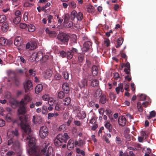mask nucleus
Here are the masks:
<instances>
[{
    "label": "nucleus",
    "mask_w": 156,
    "mask_h": 156,
    "mask_svg": "<svg viewBox=\"0 0 156 156\" xmlns=\"http://www.w3.org/2000/svg\"><path fill=\"white\" fill-rule=\"evenodd\" d=\"M17 121V124L20 126L23 131V138L25 142H28L29 144H34L35 143V139L29 134L31 132V128L29 125L28 119L25 117L20 116Z\"/></svg>",
    "instance_id": "obj_1"
},
{
    "label": "nucleus",
    "mask_w": 156,
    "mask_h": 156,
    "mask_svg": "<svg viewBox=\"0 0 156 156\" xmlns=\"http://www.w3.org/2000/svg\"><path fill=\"white\" fill-rule=\"evenodd\" d=\"M69 138V137L66 133H65L63 134H59L54 140L55 144L56 147L60 146L63 143H66L67 140Z\"/></svg>",
    "instance_id": "obj_2"
},
{
    "label": "nucleus",
    "mask_w": 156,
    "mask_h": 156,
    "mask_svg": "<svg viewBox=\"0 0 156 156\" xmlns=\"http://www.w3.org/2000/svg\"><path fill=\"white\" fill-rule=\"evenodd\" d=\"M7 145H12L11 148L15 151L16 152L20 154L21 153V150L19 142L17 141H14L13 138H11L8 141Z\"/></svg>",
    "instance_id": "obj_3"
},
{
    "label": "nucleus",
    "mask_w": 156,
    "mask_h": 156,
    "mask_svg": "<svg viewBox=\"0 0 156 156\" xmlns=\"http://www.w3.org/2000/svg\"><path fill=\"white\" fill-rule=\"evenodd\" d=\"M75 18L78 21H82L83 19V13L81 12L77 13L75 10H73L70 14V19L72 21H73Z\"/></svg>",
    "instance_id": "obj_4"
},
{
    "label": "nucleus",
    "mask_w": 156,
    "mask_h": 156,
    "mask_svg": "<svg viewBox=\"0 0 156 156\" xmlns=\"http://www.w3.org/2000/svg\"><path fill=\"white\" fill-rule=\"evenodd\" d=\"M57 39L63 43H67L69 40L68 35L63 32L59 33L57 35Z\"/></svg>",
    "instance_id": "obj_5"
},
{
    "label": "nucleus",
    "mask_w": 156,
    "mask_h": 156,
    "mask_svg": "<svg viewBox=\"0 0 156 156\" xmlns=\"http://www.w3.org/2000/svg\"><path fill=\"white\" fill-rule=\"evenodd\" d=\"M48 132L47 126H43L41 127L39 131V135L42 139H44L48 135Z\"/></svg>",
    "instance_id": "obj_6"
},
{
    "label": "nucleus",
    "mask_w": 156,
    "mask_h": 156,
    "mask_svg": "<svg viewBox=\"0 0 156 156\" xmlns=\"http://www.w3.org/2000/svg\"><path fill=\"white\" fill-rule=\"evenodd\" d=\"M92 43L90 41H86L83 44V47L82 48L83 52H86L92 49Z\"/></svg>",
    "instance_id": "obj_7"
},
{
    "label": "nucleus",
    "mask_w": 156,
    "mask_h": 156,
    "mask_svg": "<svg viewBox=\"0 0 156 156\" xmlns=\"http://www.w3.org/2000/svg\"><path fill=\"white\" fill-rule=\"evenodd\" d=\"M23 84L26 92H27L28 91L31 90L33 89L32 83L30 80L27 81Z\"/></svg>",
    "instance_id": "obj_8"
},
{
    "label": "nucleus",
    "mask_w": 156,
    "mask_h": 156,
    "mask_svg": "<svg viewBox=\"0 0 156 156\" xmlns=\"http://www.w3.org/2000/svg\"><path fill=\"white\" fill-rule=\"evenodd\" d=\"M31 101V99L29 95L28 94L25 95L23 98L22 99L20 102L21 105H26L28 103Z\"/></svg>",
    "instance_id": "obj_9"
},
{
    "label": "nucleus",
    "mask_w": 156,
    "mask_h": 156,
    "mask_svg": "<svg viewBox=\"0 0 156 156\" xmlns=\"http://www.w3.org/2000/svg\"><path fill=\"white\" fill-rule=\"evenodd\" d=\"M25 105H21L18 110L19 114L24 115L27 112V108L25 106Z\"/></svg>",
    "instance_id": "obj_10"
},
{
    "label": "nucleus",
    "mask_w": 156,
    "mask_h": 156,
    "mask_svg": "<svg viewBox=\"0 0 156 156\" xmlns=\"http://www.w3.org/2000/svg\"><path fill=\"white\" fill-rule=\"evenodd\" d=\"M23 39L20 36L16 37L14 40V44L15 45L19 47L22 45Z\"/></svg>",
    "instance_id": "obj_11"
},
{
    "label": "nucleus",
    "mask_w": 156,
    "mask_h": 156,
    "mask_svg": "<svg viewBox=\"0 0 156 156\" xmlns=\"http://www.w3.org/2000/svg\"><path fill=\"white\" fill-rule=\"evenodd\" d=\"M118 122L120 126H123L126 124V119L123 116H120L119 117Z\"/></svg>",
    "instance_id": "obj_12"
},
{
    "label": "nucleus",
    "mask_w": 156,
    "mask_h": 156,
    "mask_svg": "<svg viewBox=\"0 0 156 156\" xmlns=\"http://www.w3.org/2000/svg\"><path fill=\"white\" fill-rule=\"evenodd\" d=\"M48 23L47 25L49 26L51 28H54L55 27V24H52V20L53 19V16L51 15H49L47 16Z\"/></svg>",
    "instance_id": "obj_13"
},
{
    "label": "nucleus",
    "mask_w": 156,
    "mask_h": 156,
    "mask_svg": "<svg viewBox=\"0 0 156 156\" xmlns=\"http://www.w3.org/2000/svg\"><path fill=\"white\" fill-rule=\"evenodd\" d=\"M12 43L11 41L7 40L4 37L0 38V44L2 45L5 46Z\"/></svg>",
    "instance_id": "obj_14"
},
{
    "label": "nucleus",
    "mask_w": 156,
    "mask_h": 156,
    "mask_svg": "<svg viewBox=\"0 0 156 156\" xmlns=\"http://www.w3.org/2000/svg\"><path fill=\"white\" fill-rule=\"evenodd\" d=\"M76 45L74 47H73L72 48L71 50L72 51V52L74 54L75 53H78V50L82 49L80 44L79 43H77L76 42Z\"/></svg>",
    "instance_id": "obj_15"
},
{
    "label": "nucleus",
    "mask_w": 156,
    "mask_h": 156,
    "mask_svg": "<svg viewBox=\"0 0 156 156\" xmlns=\"http://www.w3.org/2000/svg\"><path fill=\"white\" fill-rule=\"evenodd\" d=\"M52 74V71L50 69H48L46 70V71L44 73L43 76L44 78L48 79L50 77Z\"/></svg>",
    "instance_id": "obj_16"
},
{
    "label": "nucleus",
    "mask_w": 156,
    "mask_h": 156,
    "mask_svg": "<svg viewBox=\"0 0 156 156\" xmlns=\"http://www.w3.org/2000/svg\"><path fill=\"white\" fill-rule=\"evenodd\" d=\"M63 90L66 94H68L69 92V84L67 83H64L62 85Z\"/></svg>",
    "instance_id": "obj_17"
},
{
    "label": "nucleus",
    "mask_w": 156,
    "mask_h": 156,
    "mask_svg": "<svg viewBox=\"0 0 156 156\" xmlns=\"http://www.w3.org/2000/svg\"><path fill=\"white\" fill-rule=\"evenodd\" d=\"M9 28V24L8 22H5L4 23L1 27L2 31L4 32H6Z\"/></svg>",
    "instance_id": "obj_18"
},
{
    "label": "nucleus",
    "mask_w": 156,
    "mask_h": 156,
    "mask_svg": "<svg viewBox=\"0 0 156 156\" xmlns=\"http://www.w3.org/2000/svg\"><path fill=\"white\" fill-rule=\"evenodd\" d=\"M76 116L79 119H83L86 116V114L83 111H80L78 113Z\"/></svg>",
    "instance_id": "obj_19"
},
{
    "label": "nucleus",
    "mask_w": 156,
    "mask_h": 156,
    "mask_svg": "<svg viewBox=\"0 0 156 156\" xmlns=\"http://www.w3.org/2000/svg\"><path fill=\"white\" fill-rule=\"evenodd\" d=\"M64 26L66 28H69L73 25V22L70 20L63 22Z\"/></svg>",
    "instance_id": "obj_20"
},
{
    "label": "nucleus",
    "mask_w": 156,
    "mask_h": 156,
    "mask_svg": "<svg viewBox=\"0 0 156 156\" xmlns=\"http://www.w3.org/2000/svg\"><path fill=\"white\" fill-rule=\"evenodd\" d=\"M43 88L42 85L39 84H38L36 87L35 89V92L36 94H39L42 90Z\"/></svg>",
    "instance_id": "obj_21"
},
{
    "label": "nucleus",
    "mask_w": 156,
    "mask_h": 156,
    "mask_svg": "<svg viewBox=\"0 0 156 156\" xmlns=\"http://www.w3.org/2000/svg\"><path fill=\"white\" fill-rule=\"evenodd\" d=\"M92 72L93 76H96L98 73V70L97 67L94 65L92 68Z\"/></svg>",
    "instance_id": "obj_22"
},
{
    "label": "nucleus",
    "mask_w": 156,
    "mask_h": 156,
    "mask_svg": "<svg viewBox=\"0 0 156 156\" xmlns=\"http://www.w3.org/2000/svg\"><path fill=\"white\" fill-rule=\"evenodd\" d=\"M63 102L64 105L66 106L68 105L71 102L70 98L69 97H66L63 100Z\"/></svg>",
    "instance_id": "obj_23"
},
{
    "label": "nucleus",
    "mask_w": 156,
    "mask_h": 156,
    "mask_svg": "<svg viewBox=\"0 0 156 156\" xmlns=\"http://www.w3.org/2000/svg\"><path fill=\"white\" fill-rule=\"evenodd\" d=\"M105 127H106L108 130L109 132H112V126L110 124L108 121H107L105 125Z\"/></svg>",
    "instance_id": "obj_24"
},
{
    "label": "nucleus",
    "mask_w": 156,
    "mask_h": 156,
    "mask_svg": "<svg viewBox=\"0 0 156 156\" xmlns=\"http://www.w3.org/2000/svg\"><path fill=\"white\" fill-rule=\"evenodd\" d=\"M43 55V53L41 51H38L36 54V59L38 61L39 60L41 61Z\"/></svg>",
    "instance_id": "obj_25"
},
{
    "label": "nucleus",
    "mask_w": 156,
    "mask_h": 156,
    "mask_svg": "<svg viewBox=\"0 0 156 156\" xmlns=\"http://www.w3.org/2000/svg\"><path fill=\"white\" fill-rule=\"evenodd\" d=\"M87 80L86 79H83L82 80L80 83L79 86L80 88L84 87L87 86Z\"/></svg>",
    "instance_id": "obj_26"
},
{
    "label": "nucleus",
    "mask_w": 156,
    "mask_h": 156,
    "mask_svg": "<svg viewBox=\"0 0 156 156\" xmlns=\"http://www.w3.org/2000/svg\"><path fill=\"white\" fill-rule=\"evenodd\" d=\"M123 41V38L122 37L119 38L117 40V45L115 46L117 48H118L122 45Z\"/></svg>",
    "instance_id": "obj_27"
},
{
    "label": "nucleus",
    "mask_w": 156,
    "mask_h": 156,
    "mask_svg": "<svg viewBox=\"0 0 156 156\" xmlns=\"http://www.w3.org/2000/svg\"><path fill=\"white\" fill-rule=\"evenodd\" d=\"M102 94L101 90L100 89H97L94 92V96L96 97H99L101 96Z\"/></svg>",
    "instance_id": "obj_28"
},
{
    "label": "nucleus",
    "mask_w": 156,
    "mask_h": 156,
    "mask_svg": "<svg viewBox=\"0 0 156 156\" xmlns=\"http://www.w3.org/2000/svg\"><path fill=\"white\" fill-rule=\"evenodd\" d=\"M73 53L71 50H69L67 51L66 55L67 58L68 59H70L73 58Z\"/></svg>",
    "instance_id": "obj_29"
},
{
    "label": "nucleus",
    "mask_w": 156,
    "mask_h": 156,
    "mask_svg": "<svg viewBox=\"0 0 156 156\" xmlns=\"http://www.w3.org/2000/svg\"><path fill=\"white\" fill-rule=\"evenodd\" d=\"M99 84V81L97 79H94L91 82V85L93 87H98Z\"/></svg>",
    "instance_id": "obj_30"
},
{
    "label": "nucleus",
    "mask_w": 156,
    "mask_h": 156,
    "mask_svg": "<svg viewBox=\"0 0 156 156\" xmlns=\"http://www.w3.org/2000/svg\"><path fill=\"white\" fill-rule=\"evenodd\" d=\"M12 80V82L16 86H18L19 85L20 81L16 76H14Z\"/></svg>",
    "instance_id": "obj_31"
},
{
    "label": "nucleus",
    "mask_w": 156,
    "mask_h": 156,
    "mask_svg": "<svg viewBox=\"0 0 156 156\" xmlns=\"http://www.w3.org/2000/svg\"><path fill=\"white\" fill-rule=\"evenodd\" d=\"M75 145L76 146H77L80 147H82L83 144V141L80 139L79 140V142L77 140H76L75 142Z\"/></svg>",
    "instance_id": "obj_32"
},
{
    "label": "nucleus",
    "mask_w": 156,
    "mask_h": 156,
    "mask_svg": "<svg viewBox=\"0 0 156 156\" xmlns=\"http://www.w3.org/2000/svg\"><path fill=\"white\" fill-rule=\"evenodd\" d=\"M11 134L13 136H18L19 135V133L17 129H15L14 130H12L10 131Z\"/></svg>",
    "instance_id": "obj_33"
},
{
    "label": "nucleus",
    "mask_w": 156,
    "mask_h": 156,
    "mask_svg": "<svg viewBox=\"0 0 156 156\" xmlns=\"http://www.w3.org/2000/svg\"><path fill=\"white\" fill-rule=\"evenodd\" d=\"M21 20V16H17L14 18L13 20V22L15 24H17L20 22Z\"/></svg>",
    "instance_id": "obj_34"
},
{
    "label": "nucleus",
    "mask_w": 156,
    "mask_h": 156,
    "mask_svg": "<svg viewBox=\"0 0 156 156\" xmlns=\"http://www.w3.org/2000/svg\"><path fill=\"white\" fill-rule=\"evenodd\" d=\"M42 113L44 115H46L48 113L47 107L45 105H44L42 108Z\"/></svg>",
    "instance_id": "obj_35"
},
{
    "label": "nucleus",
    "mask_w": 156,
    "mask_h": 156,
    "mask_svg": "<svg viewBox=\"0 0 156 156\" xmlns=\"http://www.w3.org/2000/svg\"><path fill=\"white\" fill-rule=\"evenodd\" d=\"M112 112L111 110L108 108H107L105 111V112L106 115H108L109 119H110L111 121H112L114 119L112 116H111L109 115Z\"/></svg>",
    "instance_id": "obj_36"
},
{
    "label": "nucleus",
    "mask_w": 156,
    "mask_h": 156,
    "mask_svg": "<svg viewBox=\"0 0 156 156\" xmlns=\"http://www.w3.org/2000/svg\"><path fill=\"white\" fill-rule=\"evenodd\" d=\"M107 99L106 96L105 95H103L101 96L100 98V102L102 104H105L106 101Z\"/></svg>",
    "instance_id": "obj_37"
},
{
    "label": "nucleus",
    "mask_w": 156,
    "mask_h": 156,
    "mask_svg": "<svg viewBox=\"0 0 156 156\" xmlns=\"http://www.w3.org/2000/svg\"><path fill=\"white\" fill-rule=\"evenodd\" d=\"M27 27L28 28L29 31L30 32H33L34 31L35 29V26L31 24L29 25Z\"/></svg>",
    "instance_id": "obj_38"
},
{
    "label": "nucleus",
    "mask_w": 156,
    "mask_h": 156,
    "mask_svg": "<svg viewBox=\"0 0 156 156\" xmlns=\"http://www.w3.org/2000/svg\"><path fill=\"white\" fill-rule=\"evenodd\" d=\"M137 107L138 110L140 112H142L143 111V108L142 106V104L140 102L137 103Z\"/></svg>",
    "instance_id": "obj_39"
},
{
    "label": "nucleus",
    "mask_w": 156,
    "mask_h": 156,
    "mask_svg": "<svg viewBox=\"0 0 156 156\" xmlns=\"http://www.w3.org/2000/svg\"><path fill=\"white\" fill-rule=\"evenodd\" d=\"M70 19V15L68 13H66L64 15V21L63 22L69 21Z\"/></svg>",
    "instance_id": "obj_40"
},
{
    "label": "nucleus",
    "mask_w": 156,
    "mask_h": 156,
    "mask_svg": "<svg viewBox=\"0 0 156 156\" xmlns=\"http://www.w3.org/2000/svg\"><path fill=\"white\" fill-rule=\"evenodd\" d=\"M58 95L59 98L62 99L64 97V92L61 91L58 93Z\"/></svg>",
    "instance_id": "obj_41"
},
{
    "label": "nucleus",
    "mask_w": 156,
    "mask_h": 156,
    "mask_svg": "<svg viewBox=\"0 0 156 156\" xmlns=\"http://www.w3.org/2000/svg\"><path fill=\"white\" fill-rule=\"evenodd\" d=\"M6 19V17L5 15H0V23H3Z\"/></svg>",
    "instance_id": "obj_42"
},
{
    "label": "nucleus",
    "mask_w": 156,
    "mask_h": 156,
    "mask_svg": "<svg viewBox=\"0 0 156 156\" xmlns=\"http://www.w3.org/2000/svg\"><path fill=\"white\" fill-rule=\"evenodd\" d=\"M39 119L40 122H41V120H42L41 118H40V117H38L36 119V116L35 115H34L33 117V119H32L33 122L34 123H35V124L37 123H38V122L37 121V120L38 119Z\"/></svg>",
    "instance_id": "obj_43"
},
{
    "label": "nucleus",
    "mask_w": 156,
    "mask_h": 156,
    "mask_svg": "<svg viewBox=\"0 0 156 156\" xmlns=\"http://www.w3.org/2000/svg\"><path fill=\"white\" fill-rule=\"evenodd\" d=\"M146 98L147 96L146 95L143 94H141L139 96V100L140 101L145 100L146 99Z\"/></svg>",
    "instance_id": "obj_44"
},
{
    "label": "nucleus",
    "mask_w": 156,
    "mask_h": 156,
    "mask_svg": "<svg viewBox=\"0 0 156 156\" xmlns=\"http://www.w3.org/2000/svg\"><path fill=\"white\" fill-rule=\"evenodd\" d=\"M29 72L31 77H34L36 75V71L33 70V69H30L29 71Z\"/></svg>",
    "instance_id": "obj_45"
},
{
    "label": "nucleus",
    "mask_w": 156,
    "mask_h": 156,
    "mask_svg": "<svg viewBox=\"0 0 156 156\" xmlns=\"http://www.w3.org/2000/svg\"><path fill=\"white\" fill-rule=\"evenodd\" d=\"M28 13L27 12H25L23 15L24 20L25 21H27L28 20Z\"/></svg>",
    "instance_id": "obj_46"
},
{
    "label": "nucleus",
    "mask_w": 156,
    "mask_h": 156,
    "mask_svg": "<svg viewBox=\"0 0 156 156\" xmlns=\"http://www.w3.org/2000/svg\"><path fill=\"white\" fill-rule=\"evenodd\" d=\"M115 140V142L117 144H121L122 141L120 137L117 136L116 137Z\"/></svg>",
    "instance_id": "obj_47"
},
{
    "label": "nucleus",
    "mask_w": 156,
    "mask_h": 156,
    "mask_svg": "<svg viewBox=\"0 0 156 156\" xmlns=\"http://www.w3.org/2000/svg\"><path fill=\"white\" fill-rule=\"evenodd\" d=\"M62 75L65 80L68 79L69 78V74L67 72H63L62 73Z\"/></svg>",
    "instance_id": "obj_48"
},
{
    "label": "nucleus",
    "mask_w": 156,
    "mask_h": 156,
    "mask_svg": "<svg viewBox=\"0 0 156 156\" xmlns=\"http://www.w3.org/2000/svg\"><path fill=\"white\" fill-rule=\"evenodd\" d=\"M78 59L80 62H82L84 59V55L83 54H80L78 56Z\"/></svg>",
    "instance_id": "obj_49"
},
{
    "label": "nucleus",
    "mask_w": 156,
    "mask_h": 156,
    "mask_svg": "<svg viewBox=\"0 0 156 156\" xmlns=\"http://www.w3.org/2000/svg\"><path fill=\"white\" fill-rule=\"evenodd\" d=\"M31 50H33L36 48L37 45V44L35 42H32L31 44Z\"/></svg>",
    "instance_id": "obj_50"
},
{
    "label": "nucleus",
    "mask_w": 156,
    "mask_h": 156,
    "mask_svg": "<svg viewBox=\"0 0 156 156\" xmlns=\"http://www.w3.org/2000/svg\"><path fill=\"white\" fill-rule=\"evenodd\" d=\"M66 52L64 51H62L60 53V55L62 58L66 57Z\"/></svg>",
    "instance_id": "obj_51"
},
{
    "label": "nucleus",
    "mask_w": 156,
    "mask_h": 156,
    "mask_svg": "<svg viewBox=\"0 0 156 156\" xmlns=\"http://www.w3.org/2000/svg\"><path fill=\"white\" fill-rule=\"evenodd\" d=\"M49 34L50 37H55L56 35V32L55 31H51Z\"/></svg>",
    "instance_id": "obj_52"
},
{
    "label": "nucleus",
    "mask_w": 156,
    "mask_h": 156,
    "mask_svg": "<svg viewBox=\"0 0 156 156\" xmlns=\"http://www.w3.org/2000/svg\"><path fill=\"white\" fill-rule=\"evenodd\" d=\"M48 58V56L47 55H44V56L43 55L42 58L41 59V61H42L43 62H45Z\"/></svg>",
    "instance_id": "obj_53"
},
{
    "label": "nucleus",
    "mask_w": 156,
    "mask_h": 156,
    "mask_svg": "<svg viewBox=\"0 0 156 156\" xmlns=\"http://www.w3.org/2000/svg\"><path fill=\"white\" fill-rule=\"evenodd\" d=\"M129 68H125L124 69V71L127 75H130V68H129Z\"/></svg>",
    "instance_id": "obj_54"
},
{
    "label": "nucleus",
    "mask_w": 156,
    "mask_h": 156,
    "mask_svg": "<svg viewBox=\"0 0 156 156\" xmlns=\"http://www.w3.org/2000/svg\"><path fill=\"white\" fill-rule=\"evenodd\" d=\"M73 144H71L69 141L68 142L67 145V148L68 149L71 150V148H73Z\"/></svg>",
    "instance_id": "obj_55"
},
{
    "label": "nucleus",
    "mask_w": 156,
    "mask_h": 156,
    "mask_svg": "<svg viewBox=\"0 0 156 156\" xmlns=\"http://www.w3.org/2000/svg\"><path fill=\"white\" fill-rule=\"evenodd\" d=\"M61 76L58 73H56L55 76V78L56 80H59L61 79Z\"/></svg>",
    "instance_id": "obj_56"
},
{
    "label": "nucleus",
    "mask_w": 156,
    "mask_h": 156,
    "mask_svg": "<svg viewBox=\"0 0 156 156\" xmlns=\"http://www.w3.org/2000/svg\"><path fill=\"white\" fill-rule=\"evenodd\" d=\"M69 5L72 8H74L76 7V5L74 2H70Z\"/></svg>",
    "instance_id": "obj_57"
},
{
    "label": "nucleus",
    "mask_w": 156,
    "mask_h": 156,
    "mask_svg": "<svg viewBox=\"0 0 156 156\" xmlns=\"http://www.w3.org/2000/svg\"><path fill=\"white\" fill-rule=\"evenodd\" d=\"M20 27L22 29H24L27 27V25L25 23H21L20 24Z\"/></svg>",
    "instance_id": "obj_58"
},
{
    "label": "nucleus",
    "mask_w": 156,
    "mask_h": 156,
    "mask_svg": "<svg viewBox=\"0 0 156 156\" xmlns=\"http://www.w3.org/2000/svg\"><path fill=\"white\" fill-rule=\"evenodd\" d=\"M119 156H129V155L126 153H123L122 151H119Z\"/></svg>",
    "instance_id": "obj_59"
},
{
    "label": "nucleus",
    "mask_w": 156,
    "mask_h": 156,
    "mask_svg": "<svg viewBox=\"0 0 156 156\" xmlns=\"http://www.w3.org/2000/svg\"><path fill=\"white\" fill-rule=\"evenodd\" d=\"M54 116V114L52 113H49L48 114L47 119H50Z\"/></svg>",
    "instance_id": "obj_60"
},
{
    "label": "nucleus",
    "mask_w": 156,
    "mask_h": 156,
    "mask_svg": "<svg viewBox=\"0 0 156 156\" xmlns=\"http://www.w3.org/2000/svg\"><path fill=\"white\" fill-rule=\"evenodd\" d=\"M53 152L52 148L51 147H49L47 150V153L48 154H51Z\"/></svg>",
    "instance_id": "obj_61"
},
{
    "label": "nucleus",
    "mask_w": 156,
    "mask_h": 156,
    "mask_svg": "<svg viewBox=\"0 0 156 156\" xmlns=\"http://www.w3.org/2000/svg\"><path fill=\"white\" fill-rule=\"evenodd\" d=\"M15 15L16 17L20 16L21 15V12L19 10H17L15 12Z\"/></svg>",
    "instance_id": "obj_62"
},
{
    "label": "nucleus",
    "mask_w": 156,
    "mask_h": 156,
    "mask_svg": "<svg viewBox=\"0 0 156 156\" xmlns=\"http://www.w3.org/2000/svg\"><path fill=\"white\" fill-rule=\"evenodd\" d=\"M125 79L126 80H127L128 81H130L131 80V75H128L125 77Z\"/></svg>",
    "instance_id": "obj_63"
},
{
    "label": "nucleus",
    "mask_w": 156,
    "mask_h": 156,
    "mask_svg": "<svg viewBox=\"0 0 156 156\" xmlns=\"http://www.w3.org/2000/svg\"><path fill=\"white\" fill-rule=\"evenodd\" d=\"M10 8L9 7H7L6 8H4L2 9V10L4 12H6L9 11Z\"/></svg>",
    "instance_id": "obj_64"
}]
</instances>
